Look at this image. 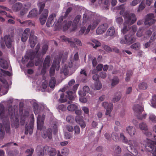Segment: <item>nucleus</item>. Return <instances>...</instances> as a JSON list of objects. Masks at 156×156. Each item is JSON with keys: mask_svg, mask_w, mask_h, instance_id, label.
<instances>
[{"mask_svg": "<svg viewBox=\"0 0 156 156\" xmlns=\"http://www.w3.org/2000/svg\"><path fill=\"white\" fill-rule=\"evenodd\" d=\"M45 5V3L42 2H40L38 4V7L39 8V13L40 14L42 12L39 18L40 22L42 25L45 23L48 13V11L47 9H44Z\"/></svg>", "mask_w": 156, "mask_h": 156, "instance_id": "f257e3e1", "label": "nucleus"}, {"mask_svg": "<svg viewBox=\"0 0 156 156\" xmlns=\"http://www.w3.org/2000/svg\"><path fill=\"white\" fill-rule=\"evenodd\" d=\"M119 13L122 15L125 23L130 24H133L136 20L135 14L134 13H129L127 12H124V10L122 9L120 12Z\"/></svg>", "mask_w": 156, "mask_h": 156, "instance_id": "f03ea898", "label": "nucleus"}, {"mask_svg": "<svg viewBox=\"0 0 156 156\" xmlns=\"http://www.w3.org/2000/svg\"><path fill=\"white\" fill-rule=\"evenodd\" d=\"M40 47V44L38 43L37 44L34 51L30 52L29 54V57L31 60H33L35 57L37 59V60L35 61V65L37 66L39 65L41 60L40 55L38 53Z\"/></svg>", "mask_w": 156, "mask_h": 156, "instance_id": "7ed1b4c3", "label": "nucleus"}, {"mask_svg": "<svg viewBox=\"0 0 156 156\" xmlns=\"http://www.w3.org/2000/svg\"><path fill=\"white\" fill-rule=\"evenodd\" d=\"M67 95H65L63 93H62L60 95V98L58 100L59 102L61 103L66 102L68 99L70 100L68 101V103H72L71 101L74 99V97L73 95V92L71 91H68L66 92Z\"/></svg>", "mask_w": 156, "mask_h": 156, "instance_id": "20e7f679", "label": "nucleus"}, {"mask_svg": "<svg viewBox=\"0 0 156 156\" xmlns=\"http://www.w3.org/2000/svg\"><path fill=\"white\" fill-rule=\"evenodd\" d=\"M51 58L49 55H47L46 56L43 63V68L41 70V73L45 74L46 72L47 69L50 66Z\"/></svg>", "mask_w": 156, "mask_h": 156, "instance_id": "39448f33", "label": "nucleus"}, {"mask_svg": "<svg viewBox=\"0 0 156 156\" xmlns=\"http://www.w3.org/2000/svg\"><path fill=\"white\" fill-rule=\"evenodd\" d=\"M34 31L33 30H31L30 32V36L29 41L31 48H34L37 43V37L34 35Z\"/></svg>", "mask_w": 156, "mask_h": 156, "instance_id": "423d86ee", "label": "nucleus"}, {"mask_svg": "<svg viewBox=\"0 0 156 156\" xmlns=\"http://www.w3.org/2000/svg\"><path fill=\"white\" fill-rule=\"evenodd\" d=\"M32 119L33 120V121H31L30 122L29 126L27 124H26L25 126L24 132L25 134L27 135L29 133L31 135L33 133L34 119V117L32 118Z\"/></svg>", "mask_w": 156, "mask_h": 156, "instance_id": "0eeeda50", "label": "nucleus"}, {"mask_svg": "<svg viewBox=\"0 0 156 156\" xmlns=\"http://www.w3.org/2000/svg\"><path fill=\"white\" fill-rule=\"evenodd\" d=\"M156 20L154 19L153 14H149L147 15L144 22L145 25L148 26H150L154 23Z\"/></svg>", "mask_w": 156, "mask_h": 156, "instance_id": "6e6552de", "label": "nucleus"}, {"mask_svg": "<svg viewBox=\"0 0 156 156\" xmlns=\"http://www.w3.org/2000/svg\"><path fill=\"white\" fill-rule=\"evenodd\" d=\"M102 106L105 108H106L105 114L106 115H109L110 116V114L113 108V104L112 103L108 104L106 102H105L102 103Z\"/></svg>", "mask_w": 156, "mask_h": 156, "instance_id": "1a4fd4ad", "label": "nucleus"}, {"mask_svg": "<svg viewBox=\"0 0 156 156\" xmlns=\"http://www.w3.org/2000/svg\"><path fill=\"white\" fill-rule=\"evenodd\" d=\"M2 73L4 74L5 75H7L9 76H10L11 75V73L9 72L2 69H0V91L2 87V85L1 82L3 84H5L7 82L6 81L5 79L2 78L1 75H2Z\"/></svg>", "mask_w": 156, "mask_h": 156, "instance_id": "9d476101", "label": "nucleus"}, {"mask_svg": "<svg viewBox=\"0 0 156 156\" xmlns=\"http://www.w3.org/2000/svg\"><path fill=\"white\" fill-rule=\"evenodd\" d=\"M108 27V26L107 23L100 25L97 29L96 33L97 34H102L105 32Z\"/></svg>", "mask_w": 156, "mask_h": 156, "instance_id": "9b49d317", "label": "nucleus"}, {"mask_svg": "<svg viewBox=\"0 0 156 156\" xmlns=\"http://www.w3.org/2000/svg\"><path fill=\"white\" fill-rule=\"evenodd\" d=\"M42 137L44 139L48 138L51 140L52 138V130L51 128H49L47 131L42 133Z\"/></svg>", "mask_w": 156, "mask_h": 156, "instance_id": "f8f14e48", "label": "nucleus"}, {"mask_svg": "<svg viewBox=\"0 0 156 156\" xmlns=\"http://www.w3.org/2000/svg\"><path fill=\"white\" fill-rule=\"evenodd\" d=\"M45 151H46V153L49 155L53 156L55 155L57 153L55 148L48 146H45Z\"/></svg>", "mask_w": 156, "mask_h": 156, "instance_id": "ddd939ff", "label": "nucleus"}, {"mask_svg": "<svg viewBox=\"0 0 156 156\" xmlns=\"http://www.w3.org/2000/svg\"><path fill=\"white\" fill-rule=\"evenodd\" d=\"M76 122L79 124L82 129L84 128L86 126V123L83 119V117L80 115L76 116L75 117Z\"/></svg>", "mask_w": 156, "mask_h": 156, "instance_id": "4468645a", "label": "nucleus"}, {"mask_svg": "<svg viewBox=\"0 0 156 156\" xmlns=\"http://www.w3.org/2000/svg\"><path fill=\"white\" fill-rule=\"evenodd\" d=\"M55 14H51L49 16L46 23L47 27H50L51 26L53 25L55 23Z\"/></svg>", "mask_w": 156, "mask_h": 156, "instance_id": "2eb2a0df", "label": "nucleus"}, {"mask_svg": "<svg viewBox=\"0 0 156 156\" xmlns=\"http://www.w3.org/2000/svg\"><path fill=\"white\" fill-rule=\"evenodd\" d=\"M30 29L28 28H26L24 31L22 35L21 40L23 42H26L29 35Z\"/></svg>", "mask_w": 156, "mask_h": 156, "instance_id": "dca6fc26", "label": "nucleus"}, {"mask_svg": "<svg viewBox=\"0 0 156 156\" xmlns=\"http://www.w3.org/2000/svg\"><path fill=\"white\" fill-rule=\"evenodd\" d=\"M81 18V16L80 15H77L74 20L73 23L72 24V26L73 31H74L77 28V25L80 20Z\"/></svg>", "mask_w": 156, "mask_h": 156, "instance_id": "f3484780", "label": "nucleus"}, {"mask_svg": "<svg viewBox=\"0 0 156 156\" xmlns=\"http://www.w3.org/2000/svg\"><path fill=\"white\" fill-rule=\"evenodd\" d=\"M6 46L9 48L12 46V40L9 35H6L4 37Z\"/></svg>", "mask_w": 156, "mask_h": 156, "instance_id": "a211bd4d", "label": "nucleus"}, {"mask_svg": "<svg viewBox=\"0 0 156 156\" xmlns=\"http://www.w3.org/2000/svg\"><path fill=\"white\" fill-rule=\"evenodd\" d=\"M133 111L136 113L140 114L144 111V108L138 104L135 105L133 108Z\"/></svg>", "mask_w": 156, "mask_h": 156, "instance_id": "6ab92c4d", "label": "nucleus"}, {"mask_svg": "<svg viewBox=\"0 0 156 156\" xmlns=\"http://www.w3.org/2000/svg\"><path fill=\"white\" fill-rule=\"evenodd\" d=\"M23 5L20 2H17L14 4L12 7V9L14 11L18 12L21 10Z\"/></svg>", "mask_w": 156, "mask_h": 156, "instance_id": "aec40b11", "label": "nucleus"}, {"mask_svg": "<svg viewBox=\"0 0 156 156\" xmlns=\"http://www.w3.org/2000/svg\"><path fill=\"white\" fill-rule=\"evenodd\" d=\"M45 146L43 148H41L40 146H38L37 148V153L39 156H43L44 154L46 153V151H45Z\"/></svg>", "mask_w": 156, "mask_h": 156, "instance_id": "412c9836", "label": "nucleus"}, {"mask_svg": "<svg viewBox=\"0 0 156 156\" xmlns=\"http://www.w3.org/2000/svg\"><path fill=\"white\" fill-rule=\"evenodd\" d=\"M125 38L127 42V44H130L133 43L135 41L134 35L129 34L125 35Z\"/></svg>", "mask_w": 156, "mask_h": 156, "instance_id": "4be33fe9", "label": "nucleus"}, {"mask_svg": "<svg viewBox=\"0 0 156 156\" xmlns=\"http://www.w3.org/2000/svg\"><path fill=\"white\" fill-rule=\"evenodd\" d=\"M43 122L44 119L42 118L41 121V116L40 115H38L37 119V127L38 130H41Z\"/></svg>", "mask_w": 156, "mask_h": 156, "instance_id": "5701e85b", "label": "nucleus"}, {"mask_svg": "<svg viewBox=\"0 0 156 156\" xmlns=\"http://www.w3.org/2000/svg\"><path fill=\"white\" fill-rule=\"evenodd\" d=\"M92 42H87V44L91 45L93 48H96L100 46L101 45V43L96 40H93L92 41Z\"/></svg>", "mask_w": 156, "mask_h": 156, "instance_id": "b1692460", "label": "nucleus"}, {"mask_svg": "<svg viewBox=\"0 0 156 156\" xmlns=\"http://www.w3.org/2000/svg\"><path fill=\"white\" fill-rule=\"evenodd\" d=\"M0 66L4 69H7L9 67L7 62L3 59L0 58Z\"/></svg>", "mask_w": 156, "mask_h": 156, "instance_id": "393cba45", "label": "nucleus"}, {"mask_svg": "<svg viewBox=\"0 0 156 156\" xmlns=\"http://www.w3.org/2000/svg\"><path fill=\"white\" fill-rule=\"evenodd\" d=\"M126 130L130 136L135 135L136 132L135 128L132 126H129L126 128Z\"/></svg>", "mask_w": 156, "mask_h": 156, "instance_id": "a878e982", "label": "nucleus"}, {"mask_svg": "<svg viewBox=\"0 0 156 156\" xmlns=\"http://www.w3.org/2000/svg\"><path fill=\"white\" fill-rule=\"evenodd\" d=\"M126 144L129 145L131 148L136 147L137 146V143L135 140H129L128 141Z\"/></svg>", "mask_w": 156, "mask_h": 156, "instance_id": "bb28decb", "label": "nucleus"}, {"mask_svg": "<svg viewBox=\"0 0 156 156\" xmlns=\"http://www.w3.org/2000/svg\"><path fill=\"white\" fill-rule=\"evenodd\" d=\"M61 38L64 41L67 42L68 43H70L72 47H74L75 46V44L74 42L72 41L70 39L67 38L65 36H62Z\"/></svg>", "mask_w": 156, "mask_h": 156, "instance_id": "cd10ccee", "label": "nucleus"}, {"mask_svg": "<svg viewBox=\"0 0 156 156\" xmlns=\"http://www.w3.org/2000/svg\"><path fill=\"white\" fill-rule=\"evenodd\" d=\"M37 15V10L36 9H34L29 12L27 16L28 17L36 16Z\"/></svg>", "mask_w": 156, "mask_h": 156, "instance_id": "c85d7f7f", "label": "nucleus"}, {"mask_svg": "<svg viewBox=\"0 0 156 156\" xmlns=\"http://www.w3.org/2000/svg\"><path fill=\"white\" fill-rule=\"evenodd\" d=\"M115 28L113 27H110L106 32V35L108 36H112L115 33Z\"/></svg>", "mask_w": 156, "mask_h": 156, "instance_id": "c756f323", "label": "nucleus"}, {"mask_svg": "<svg viewBox=\"0 0 156 156\" xmlns=\"http://www.w3.org/2000/svg\"><path fill=\"white\" fill-rule=\"evenodd\" d=\"M131 25V24L126 23L125 21L123 23V27L122 30L123 34H125L127 31H128L129 30H130V28L128 26V25Z\"/></svg>", "mask_w": 156, "mask_h": 156, "instance_id": "7c9ffc66", "label": "nucleus"}, {"mask_svg": "<svg viewBox=\"0 0 156 156\" xmlns=\"http://www.w3.org/2000/svg\"><path fill=\"white\" fill-rule=\"evenodd\" d=\"M56 61L54 60L52 65V66L51 67L50 69V76H52L54 75L55 72V68H56V66L55 64Z\"/></svg>", "mask_w": 156, "mask_h": 156, "instance_id": "2f4dec72", "label": "nucleus"}, {"mask_svg": "<svg viewBox=\"0 0 156 156\" xmlns=\"http://www.w3.org/2000/svg\"><path fill=\"white\" fill-rule=\"evenodd\" d=\"M78 108L77 105L75 104H70L67 107L68 110L70 111H73Z\"/></svg>", "mask_w": 156, "mask_h": 156, "instance_id": "473e14b6", "label": "nucleus"}, {"mask_svg": "<svg viewBox=\"0 0 156 156\" xmlns=\"http://www.w3.org/2000/svg\"><path fill=\"white\" fill-rule=\"evenodd\" d=\"M14 109L12 107L11 105H10L8 107V114L11 119L13 118L14 114Z\"/></svg>", "mask_w": 156, "mask_h": 156, "instance_id": "72a5a7b5", "label": "nucleus"}, {"mask_svg": "<svg viewBox=\"0 0 156 156\" xmlns=\"http://www.w3.org/2000/svg\"><path fill=\"white\" fill-rule=\"evenodd\" d=\"M5 117V109L4 106L0 104V118L2 119Z\"/></svg>", "mask_w": 156, "mask_h": 156, "instance_id": "f704fd0d", "label": "nucleus"}, {"mask_svg": "<svg viewBox=\"0 0 156 156\" xmlns=\"http://www.w3.org/2000/svg\"><path fill=\"white\" fill-rule=\"evenodd\" d=\"M3 125L6 133H9L10 131V127L9 122L8 119L5 124L4 122L3 123Z\"/></svg>", "mask_w": 156, "mask_h": 156, "instance_id": "c9c22d12", "label": "nucleus"}, {"mask_svg": "<svg viewBox=\"0 0 156 156\" xmlns=\"http://www.w3.org/2000/svg\"><path fill=\"white\" fill-rule=\"evenodd\" d=\"M56 84V80L54 77H51L49 82V85L51 88L54 87Z\"/></svg>", "mask_w": 156, "mask_h": 156, "instance_id": "e433bc0d", "label": "nucleus"}, {"mask_svg": "<svg viewBox=\"0 0 156 156\" xmlns=\"http://www.w3.org/2000/svg\"><path fill=\"white\" fill-rule=\"evenodd\" d=\"M119 79L117 76H114L112 81V86H115L118 84L119 82Z\"/></svg>", "mask_w": 156, "mask_h": 156, "instance_id": "4c0bfd02", "label": "nucleus"}, {"mask_svg": "<svg viewBox=\"0 0 156 156\" xmlns=\"http://www.w3.org/2000/svg\"><path fill=\"white\" fill-rule=\"evenodd\" d=\"M140 44L139 43H135L131 45L130 47L136 50H138L140 48Z\"/></svg>", "mask_w": 156, "mask_h": 156, "instance_id": "58836bf2", "label": "nucleus"}, {"mask_svg": "<svg viewBox=\"0 0 156 156\" xmlns=\"http://www.w3.org/2000/svg\"><path fill=\"white\" fill-rule=\"evenodd\" d=\"M112 140L115 141H117L119 139V134L115 132H112Z\"/></svg>", "mask_w": 156, "mask_h": 156, "instance_id": "ea45409f", "label": "nucleus"}, {"mask_svg": "<svg viewBox=\"0 0 156 156\" xmlns=\"http://www.w3.org/2000/svg\"><path fill=\"white\" fill-rule=\"evenodd\" d=\"M34 151V149L33 148H30L26 150L25 153L27 154L26 156H32Z\"/></svg>", "mask_w": 156, "mask_h": 156, "instance_id": "a19ab883", "label": "nucleus"}, {"mask_svg": "<svg viewBox=\"0 0 156 156\" xmlns=\"http://www.w3.org/2000/svg\"><path fill=\"white\" fill-rule=\"evenodd\" d=\"M94 87L97 90H99L101 88V84L100 81L95 82L94 83Z\"/></svg>", "mask_w": 156, "mask_h": 156, "instance_id": "79ce46f5", "label": "nucleus"}, {"mask_svg": "<svg viewBox=\"0 0 156 156\" xmlns=\"http://www.w3.org/2000/svg\"><path fill=\"white\" fill-rule=\"evenodd\" d=\"M120 136L121 140H122V142L124 144H126L128 140L123 133H120Z\"/></svg>", "mask_w": 156, "mask_h": 156, "instance_id": "37998d69", "label": "nucleus"}, {"mask_svg": "<svg viewBox=\"0 0 156 156\" xmlns=\"http://www.w3.org/2000/svg\"><path fill=\"white\" fill-rule=\"evenodd\" d=\"M138 87L140 89L145 90L147 88V84L145 82H142L139 84Z\"/></svg>", "mask_w": 156, "mask_h": 156, "instance_id": "c03bdc74", "label": "nucleus"}, {"mask_svg": "<svg viewBox=\"0 0 156 156\" xmlns=\"http://www.w3.org/2000/svg\"><path fill=\"white\" fill-rule=\"evenodd\" d=\"M61 72L63 73L64 75H67L69 74V69L67 65H65L63 69H62Z\"/></svg>", "mask_w": 156, "mask_h": 156, "instance_id": "a18cd8bd", "label": "nucleus"}, {"mask_svg": "<svg viewBox=\"0 0 156 156\" xmlns=\"http://www.w3.org/2000/svg\"><path fill=\"white\" fill-rule=\"evenodd\" d=\"M121 97V95L120 93H118L117 95L114 98H113L112 101L113 102H115L118 101L120 99Z\"/></svg>", "mask_w": 156, "mask_h": 156, "instance_id": "49530a36", "label": "nucleus"}, {"mask_svg": "<svg viewBox=\"0 0 156 156\" xmlns=\"http://www.w3.org/2000/svg\"><path fill=\"white\" fill-rule=\"evenodd\" d=\"M113 150L117 154H119L121 152V148L118 145H115L113 147Z\"/></svg>", "mask_w": 156, "mask_h": 156, "instance_id": "de8ad7c7", "label": "nucleus"}, {"mask_svg": "<svg viewBox=\"0 0 156 156\" xmlns=\"http://www.w3.org/2000/svg\"><path fill=\"white\" fill-rule=\"evenodd\" d=\"M48 48V45L46 44H44L42 48L41 54L43 55L45 54Z\"/></svg>", "mask_w": 156, "mask_h": 156, "instance_id": "09e8293b", "label": "nucleus"}, {"mask_svg": "<svg viewBox=\"0 0 156 156\" xmlns=\"http://www.w3.org/2000/svg\"><path fill=\"white\" fill-rule=\"evenodd\" d=\"M72 24V21H69L67 23L65 24L63 27V30L65 31L67 30L69 27L71 26Z\"/></svg>", "mask_w": 156, "mask_h": 156, "instance_id": "8fccbe9b", "label": "nucleus"}, {"mask_svg": "<svg viewBox=\"0 0 156 156\" xmlns=\"http://www.w3.org/2000/svg\"><path fill=\"white\" fill-rule=\"evenodd\" d=\"M26 5L23 6L22 8L21 9V10L20 12V14L21 16H23L27 13L28 9L27 8L25 7Z\"/></svg>", "mask_w": 156, "mask_h": 156, "instance_id": "3c124183", "label": "nucleus"}, {"mask_svg": "<svg viewBox=\"0 0 156 156\" xmlns=\"http://www.w3.org/2000/svg\"><path fill=\"white\" fill-rule=\"evenodd\" d=\"M56 108L58 110H60L62 111H64L66 110V107L63 104H61L57 106Z\"/></svg>", "mask_w": 156, "mask_h": 156, "instance_id": "603ef678", "label": "nucleus"}, {"mask_svg": "<svg viewBox=\"0 0 156 156\" xmlns=\"http://www.w3.org/2000/svg\"><path fill=\"white\" fill-rule=\"evenodd\" d=\"M69 153V150L66 147H64L61 151V153L63 155H67Z\"/></svg>", "mask_w": 156, "mask_h": 156, "instance_id": "864d4df0", "label": "nucleus"}, {"mask_svg": "<svg viewBox=\"0 0 156 156\" xmlns=\"http://www.w3.org/2000/svg\"><path fill=\"white\" fill-rule=\"evenodd\" d=\"M100 22V20L99 19H97L94 20L92 25V29H94L98 24Z\"/></svg>", "mask_w": 156, "mask_h": 156, "instance_id": "5fc2aeb1", "label": "nucleus"}, {"mask_svg": "<svg viewBox=\"0 0 156 156\" xmlns=\"http://www.w3.org/2000/svg\"><path fill=\"white\" fill-rule=\"evenodd\" d=\"M145 7V5L144 2H142L139 6L137 12H139L143 10Z\"/></svg>", "mask_w": 156, "mask_h": 156, "instance_id": "6e6d98bb", "label": "nucleus"}, {"mask_svg": "<svg viewBox=\"0 0 156 156\" xmlns=\"http://www.w3.org/2000/svg\"><path fill=\"white\" fill-rule=\"evenodd\" d=\"M74 134L75 135L79 134L80 132V129L78 126H76L74 127Z\"/></svg>", "mask_w": 156, "mask_h": 156, "instance_id": "4d7b16f0", "label": "nucleus"}, {"mask_svg": "<svg viewBox=\"0 0 156 156\" xmlns=\"http://www.w3.org/2000/svg\"><path fill=\"white\" fill-rule=\"evenodd\" d=\"M5 134L4 128L2 124L0 123V134L1 136L3 137Z\"/></svg>", "mask_w": 156, "mask_h": 156, "instance_id": "13d9d810", "label": "nucleus"}, {"mask_svg": "<svg viewBox=\"0 0 156 156\" xmlns=\"http://www.w3.org/2000/svg\"><path fill=\"white\" fill-rule=\"evenodd\" d=\"M33 110L35 115L38 114V105L37 104L34 105Z\"/></svg>", "mask_w": 156, "mask_h": 156, "instance_id": "bf43d9fd", "label": "nucleus"}, {"mask_svg": "<svg viewBox=\"0 0 156 156\" xmlns=\"http://www.w3.org/2000/svg\"><path fill=\"white\" fill-rule=\"evenodd\" d=\"M139 127L141 130H146L147 129L146 124L144 122L140 123L139 124Z\"/></svg>", "mask_w": 156, "mask_h": 156, "instance_id": "052dcab7", "label": "nucleus"}, {"mask_svg": "<svg viewBox=\"0 0 156 156\" xmlns=\"http://www.w3.org/2000/svg\"><path fill=\"white\" fill-rule=\"evenodd\" d=\"M150 120L153 123H156V116L154 115H151L149 117Z\"/></svg>", "mask_w": 156, "mask_h": 156, "instance_id": "680f3d73", "label": "nucleus"}, {"mask_svg": "<svg viewBox=\"0 0 156 156\" xmlns=\"http://www.w3.org/2000/svg\"><path fill=\"white\" fill-rule=\"evenodd\" d=\"M137 30V28L136 26H133L131 28H130V31L131 32L130 34L133 35L134 34Z\"/></svg>", "mask_w": 156, "mask_h": 156, "instance_id": "e2e57ef3", "label": "nucleus"}, {"mask_svg": "<svg viewBox=\"0 0 156 156\" xmlns=\"http://www.w3.org/2000/svg\"><path fill=\"white\" fill-rule=\"evenodd\" d=\"M115 21L118 24L121 25L123 23V20L122 17H118L116 19Z\"/></svg>", "mask_w": 156, "mask_h": 156, "instance_id": "0e129e2a", "label": "nucleus"}, {"mask_svg": "<svg viewBox=\"0 0 156 156\" xmlns=\"http://www.w3.org/2000/svg\"><path fill=\"white\" fill-rule=\"evenodd\" d=\"M151 104L153 106H156V95H154L152 97Z\"/></svg>", "mask_w": 156, "mask_h": 156, "instance_id": "69168bd1", "label": "nucleus"}, {"mask_svg": "<svg viewBox=\"0 0 156 156\" xmlns=\"http://www.w3.org/2000/svg\"><path fill=\"white\" fill-rule=\"evenodd\" d=\"M104 50L108 52H110L112 51V49L107 45H105L104 46Z\"/></svg>", "mask_w": 156, "mask_h": 156, "instance_id": "338daca9", "label": "nucleus"}, {"mask_svg": "<svg viewBox=\"0 0 156 156\" xmlns=\"http://www.w3.org/2000/svg\"><path fill=\"white\" fill-rule=\"evenodd\" d=\"M74 119L73 117L71 115H69L66 117V120L69 122H71Z\"/></svg>", "mask_w": 156, "mask_h": 156, "instance_id": "774afa93", "label": "nucleus"}]
</instances>
